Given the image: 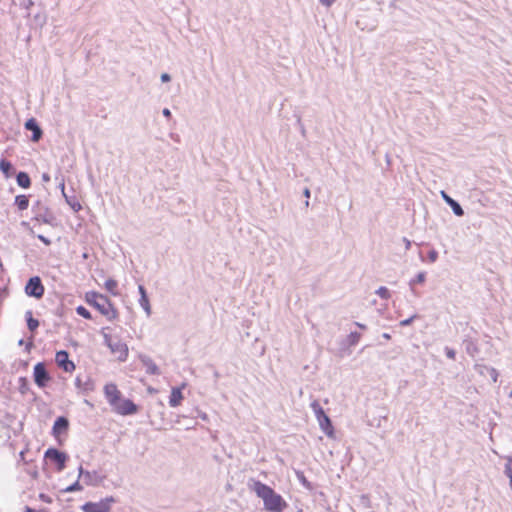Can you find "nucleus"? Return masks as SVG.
Instances as JSON below:
<instances>
[{"instance_id": "nucleus-1", "label": "nucleus", "mask_w": 512, "mask_h": 512, "mask_svg": "<svg viewBox=\"0 0 512 512\" xmlns=\"http://www.w3.org/2000/svg\"><path fill=\"white\" fill-rule=\"evenodd\" d=\"M248 488L253 491L258 498L262 499L264 509L267 512H283L288 507L287 502L280 494L276 493L273 488L260 480L249 479Z\"/></svg>"}, {"instance_id": "nucleus-2", "label": "nucleus", "mask_w": 512, "mask_h": 512, "mask_svg": "<svg viewBox=\"0 0 512 512\" xmlns=\"http://www.w3.org/2000/svg\"><path fill=\"white\" fill-rule=\"evenodd\" d=\"M85 301L88 305L97 309L100 314L105 316L107 320L114 321L118 318L119 313L111 303L110 299L98 292H87L85 295Z\"/></svg>"}, {"instance_id": "nucleus-3", "label": "nucleus", "mask_w": 512, "mask_h": 512, "mask_svg": "<svg viewBox=\"0 0 512 512\" xmlns=\"http://www.w3.org/2000/svg\"><path fill=\"white\" fill-rule=\"evenodd\" d=\"M32 212L34 214L33 220L43 222L45 224H52L55 216L50 208L41 200H37L32 205Z\"/></svg>"}, {"instance_id": "nucleus-4", "label": "nucleus", "mask_w": 512, "mask_h": 512, "mask_svg": "<svg viewBox=\"0 0 512 512\" xmlns=\"http://www.w3.org/2000/svg\"><path fill=\"white\" fill-rule=\"evenodd\" d=\"M104 342L110 348L111 352L117 354L119 361H126L128 357V347L121 340H113L108 334L104 335Z\"/></svg>"}, {"instance_id": "nucleus-5", "label": "nucleus", "mask_w": 512, "mask_h": 512, "mask_svg": "<svg viewBox=\"0 0 512 512\" xmlns=\"http://www.w3.org/2000/svg\"><path fill=\"white\" fill-rule=\"evenodd\" d=\"M116 499L113 496H108L99 502H86L81 506L84 512H109L111 504L115 503Z\"/></svg>"}, {"instance_id": "nucleus-6", "label": "nucleus", "mask_w": 512, "mask_h": 512, "mask_svg": "<svg viewBox=\"0 0 512 512\" xmlns=\"http://www.w3.org/2000/svg\"><path fill=\"white\" fill-rule=\"evenodd\" d=\"M116 414L122 416H129L138 413L139 406L136 405L132 400L120 398L119 402L111 406Z\"/></svg>"}, {"instance_id": "nucleus-7", "label": "nucleus", "mask_w": 512, "mask_h": 512, "mask_svg": "<svg viewBox=\"0 0 512 512\" xmlns=\"http://www.w3.org/2000/svg\"><path fill=\"white\" fill-rule=\"evenodd\" d=\"M45 288L39 276H33L29 278L25 285V293L29 297L41 299L44 295Z\"/></svg>"}, {"instance_id": "nucleus-8", "label": "nucleus", "mask_w": 512, "mask_h": 512, "mask_svg": "<svg viewBox=\"0 0 512 512\" xmlns=\"http://www.w3.org/2000/svg\"><path fill=\"white\" fill-rule=\"evenodd\" d=\"M44 457L56 465L57 471L61 472L66 467L68 455L57 448H49L45 451Z\"/></svg>"}, {"instance_id": "nucleus-9", "label": "nucleus", "mask_w": 512, "mask_h": 512, "mask_svg": "<svg viewBox=\"0 0 512 512\" xmlns=\"http://www.w3.org/2000/svg\"><path fill=\"white\" fill-rule=\"evenodd\" d=\"M33 379L35 384L39 388H44L47 386L48 382L51 380V376L46 368L44 362H38L33 368Z\"/></svg>"}, {"instance_id": "nucleus-10", "label": "nucleus", "mask_w": 512, "mask_h": 512, "mask_svg": "<svg viewBox=\"0 0 512 512\" xmlns=\"http://www.w3.org/2000/svg\"><path fill=\"white\" fill-rule=\"evenodd\" d=\"M55 361L65 372H72L75 370V364L69 359V353L66 350L58 351L55 356Z\"/></svg>"}, {"instance_id": "nucleus-11", "label": "nucleus", "mask_w": 512, "mask_h": 512, "mask_svg": "<svg viewBox=\"0 0 512 512\" xmlns=\"http://www.w3.org/2000/svg\"><path fill=\"white\" fill-rule=\"evenodd\" d=\"M104 395L110 406L119 402L122 393L118 390L116 384L108 383L104 386Z\"/></svg>"}, {"instance_id": "nucleus-12", "label": "nucleus", "mask_w": 512, "mask_h": 512, "mask_svg": "<svg viewBox=\"0 0 512 512\" xmlns=\"http://www.w3.org/2000/svg\"><path fill=\"white\" fill-rule=\"evenodd\" d=\"M24 126L26 130L32 132L31 140L33 142H38L42 138L43 131L35 118L28 119Z\"/></svg>"}, {"instance_id": "nucleus-13", "label": "nucleus", "mask_w": 512, "mask_h": 512, "mask_svg": "<svg viewBox=\"0 0 512 512\" xmlns=\"http://www.w3.org/2000/svg\"><path fill=\"white\" fill-rule=\"evenodd\" d=\"M69 429V420L65 416H59L54 421L52 427V435L54 437H59L61 434L66 433Z\"/></svg>"}, {"instance_id": "nucleus-14", "label": "nucleus", "mask_w": 512, "mask_h": 512, "mask_svg": "<svg viewBox=\"0 0 512 512\" xmlns=\"http://www.w3.org/2000/svg\"><path fill=\"white\" fill-rule=\"evenodd\" d=\"M361 339V334L359 332H351L344 339H342L339 343L340 349L342 351H346L351 347L356 346Z\"/></svg>"}, {"instance_id": "nucleus-15", "label": "nucleus", "mask_w": 512, "mask_h": 512, "mask_svg": "<svg viewBox=\"0 0 512 512\" xmlns=\"http://www.w3.org/2000/svg\"><path fill=\"white\" fill-rule=\"evenodd\" d=\"M441 196L456 216L461 217L464 215V210L458 201L450 197L445 191H441Z\"/></svg>"}, {"instance_id": "nucleus-16", "label": "nucleus", "mask_w": 512, "mask_h": 512, "mask_svg": "<svg viewBox=\"0 0 512 512\" xmlns=\"http://www.w3.org/2000/svg\"><path fill=\"white\" fill-rule=\"evenodd\" d=\"M140 361H141L142 365L144 366L147 374H149V375H159L160 374L159 367L149 356H146V355L140 356Z\"/></svg>"}, {"instance_id": "nucleus-17", "label": "nucleus", "mask_w": 512, "mask_h": 512, "mask_svg": "<svg viewBox=\"0 0 512 512\" xmlns=\"http://www.w3.org/2000/svg\"><path fill=\"white\" fill-rule=\"evenodd\" d=\"M463 346L465 348V351L466 353L471 356V357H475L478 353H479V346H478V342L477 340L473 339V338H470V337H465L464 340H463Z\"/></svg>"}, {"instance_id": "nucleus-18", "label": "nucleus", "mask_w": 512, "mask_h": 512, "mask_svg": "<svg viewBox=\"0 0 512 512\" xmlns=\"http://www.w3.org/2000/svg\"><path fill=\"white\" fill-rule=\"evenodd\" d=\"M138 291L140 294L139 304L143 308V310L146 312L147 316L151 315V306L149 302V298L147 295V291L143 285L138 286Z\"/></svg>"}, {"instance_id": "nucleus-19", "label": "nucleus", "mask_w": 512, "mask_h": 512, "mask_svg": "<svg viewBox=\"0 0 512 512\" xmlns=\"http://www.w3.org/2000/svg\"><path fill=\"white\" fill-rule=\"evenodd\" d=\"M319 426L321 430L328 436L333 437L334 436V427L332 425V421L329 418V416L326 414L319 418L318 420Z\"/></svg>"}, {"instance_id": "nucleus-20", "label": "nucleus", "mask_w": 512, "mask_h": 512, "mask_svg": "<svg viewBox=\"0 0 512 512\" xmlns=\"http://www.w3.org/2000/svg\"><path fill=\"white\" fill-rule=\"evenodd\" d=\"M103 477H101L97 471H88L84 474V483L87 486H97L102 482Z\"/></svg>"}, {"instance_id": "nucleus-21", "label": "nucleus", "mask_w": 512, "mask_h": 512, "mask_svg": "<svg viewBox=\"0 0 512 512\" xmlns=\"http://www.w3.org/2000/svg\"><path fill=\"white\" fill-rule=\"evenodd\" d=\"M0 171L3 173L5 178H10L14 175L16 170L11 161L7 160L6 158H1Z\"/></svg>"}, {"instance_id": "nucleus-22", "label": "nucleus", "mask_w": 512, "mask_h": 512, "mask_svg": "<svg viewBox=\"0 0 512 512\" xmlns=\"http://www.w3.org/2000/svg\"><path fill=\"white\" fill-rule=\"evenodd\" d=\"M183 395L180 387H173L169 397V405L171 407H177L181 404Z\"/></svg>"}, {"instance_id": "nucleus-23", "label": "nucleus", "mask_w": 512, "mask_h": 512, "mask_svg": "<svg viewBox=\"0 0 512 512\" xmlns=\"http://www.w3.org/2000/svg\"><path fill=\"white\" fill-rule=\"evenodd\" d=\"M16 182L23 189H28L31 186V178L25 171H19L16 174Z\"/></svg>"}, {"instance_id": "nucleus-24", "label": "nucleus", "mask_w": 512, "mask_h": 512, "mask_svg": "<svg viewBox=\"0 0 512 512\" xmlns=\"http://www.w3.org/2000/svg\"><path fill=\"white\" fill-rule=\"evenodd\" d=\"M63 196L65 198L66 203L74 212H79L82 209V205L80 204L78 198L75 195L68 196L67 194H64Z\"/></svg>"}, {"instance_id": "nucleus-25", "label": "nucleus", "mask_w": 512, "mask_h": 512, "mask_svg": "<svg viewBox=\"0 0 512 512\" xmlns=\"http://www.w3.org/2000/svg\"><path fill=\"white\" fill-rule=\"evenodd\" d=\"M25 319L27 323V327L29 331L35 332L37 328L39 327V321L35 318H33L32 312L30 310L26 311L25 313Z\"/></svg>"}, {"instance_id": "nucleus-26", "label": "nucleus", "mask_w": 512, "mask_h": 512, "mask_svg": "<svg viewBox=\"0 0 512 512\" xmlns=\"http://www.w3.org/2000/svg\"><path fill=\"white\" fill-rule=\"evenodd\" d=\"M14 204L19 210H26L29 207V197L24 194L17 195L15 197Z\"/></svg>"}, {"instance_id": "nucleus-27", "label": "nucleus", "mask_w": 512, "mask_h": 512, "mask_svg": "<svg viewBox=\"0 0 512 512\" xmlns=\"http://www.w3.org/2000/svg\"><path fill=\"white\" fill-rule=\"evenodd\" d=\"M18 390L22 395H26L31 392L29 381L26 377H20Z\"/></svg>"}, {"instance_id": "nucleus-28", "label": "nucleus", "mask_w": 512, "mask_h": 512, "mask_svg": "<svg viewBox=\"0 0 512 512\" xmlns=\"http://www.w3.org/2000/svg\"><path fill=\"white\" fill-rule=\"evenodd\" d=\"M118 283L116 280L109 278L105 282V288L108 292H110L112 295L116 296L119 294L118 290Z\"/></svg>"}, {"instance_id": "nucleus-29", "label": "nucleus", "mask_w": 512, "mask_h": 512, "mask_svg": "<svg viewBox=\"0 0 512 512\" xmlns=\"http://www.w3.org/2000/svg\"><path fill=\"white\" fill-rule=\"evenodd\" d=\"M296 477L298 481L308 490L312 491L314 489L313 484L308 481L302 471H296Z\"/></svg>"}, {"instance_id": "nucleus-30", "label": "nucleus", "mask_w": 512, "mask_h": 512, "mask_svg": "<svg viewBox=\"0 0 512 512\" xmlns=\"http://www.w3.org/2000/svg\"><path fill=\"white\" fill-rule=\"evenodd\" d=\"M311 408L314 411L317 420L326 415L324 409L321 407L318 401H313L311 403Z\"/></svg>"}, {"instance_id": "nucleus-31", "label": "nucleus", "mask_w": 512, "mask_h": 512, "mask_svg": "<svg viewBox=\"0 0 512 512\" xmlns=\"http://www.w3.org/2000/svg\"><path fill=\"white\" fill-rule=\"evenodd\" d=\"M426 280V272H419L413 279L410 280L409 285L413 288L416 284H422Z\"/></svg>"}, {"instance_id": "nucleus-32", "label": "nucleus", "mask_w": 512, "mask_h": 512, "mask_svg": "<svg viewBox=\"0 0 512 512\" xmlns=\"http://www.w3.org/2000/svg\"><path fill=\"white\" fill-rule=\"evenodd\" d=\"M76 313H77L79 316H81V317H83V318H85V319H88V320L92 319V315H91L90 311H89L88 309H86V308H85L84 306H82V305H80V306H78V307L76 308Z\"/></svg>"}, {"instance_id": "nucleus-33", "label": "nucleus", "mask_w": 512, "mask_h": 512, "mask_svg": "<svg viewBox=\"0 0 512 512\" xmlns=\"http://www.w3.org/2000/svg\"><path fill=\"white\" fill-rule=\"evenodd\" d=\"M376 294L384 299V300H387L391 297V294H390V291L388 288H386L385 286H381L379 287L377 290H376Z\"/></svg>"}, {"instance_id": "nucleus-34", "label": "nucleus", "mask_w": 512, "mask_h": 512, "mask_svg": "<svg viewBox=\"0 0 512 512\" xmlns=\"http://www.w3.org/2000/svg\"><path fill=\"white\" fill-rule=\"evenodd\" d=\"M82 489H83V486L80 484L79 480H77L73 484H71L70 486L65 488L63 490V492L72 493V492H76V491H81Z\"/></svg>"}, {"instance_id": "nucleus-35", "label": "nucleus", "mask_w": 512, "mask_h": 512, "mask_svg": "<svg viewBox=\"0 0 512 512\" xmlns=\"http://www.w3.org/2000/svg\"><path fill=\"white\" fill-rule=\"evenodd\" d=\"M504 474L511 479L512 478V457H507V461L504 466Z\"/></svg>"}, {"instance_id": "nucleus-36", "label": "nucleus", "mask_w": 512, "mask_h": 512, "mask_svg": "<svg viewBox=\"0 0 512 512\" xmlns=\"http://www.w3.org/2000/svg\"><path fill=\"white\" fill-rule=\"evenodd\" d=\"M294 116L296 117V124H297V126H298V128L300 130V133L302 134L303 137H305L306 136V129H305L304 124L302 123L301 115L295 113Z\"/></svg>"}, {"instance_id": "nucleus-37", "label": "nucleus", "mask_w": 512, "mask_h": 512, "mask_svg": "<svg viewBox=\"0 0 512 512\" xmlns=\"http://www.w3.org/2000/svg\"><path fill=\"white\" fill-rule=\"evenodd\" d=\"M428 261L434 263L438 259V252L435 249H431L427 255Z\"/></svg>"}, {"instance_id": "nucleus-38", "label": "nucleus", "mask_w": 512, "mask_h": 512, "mask_svg": "<svg viewBox=\"0 0 512 512\" xmlns=\"http://www.w3.org/2000/svg\"><path fill=\"white\" fill-rule=\"evenodd\" d=\"M444 351H445V355L447 356V358L451 359V360H455L456 358V351L448 346H446L444 348Z\"/></svg>"}, {"instance_id": "nucleus-39", "label": "nucleus", "mask_w": 512, "mask_h": 512, "mask_svg": "<svg viewBox=\"0 0 512 512\" xmlns=\"http://www.w3.org/2000/svg\"><path fill=\"white\" fill-rule=\"evenodd\" d=\"M416 317H417V316H416V315H414V316H412V317H410V318H407V319H405V320H402V321L400 322V326L405 327V326L410 325Z\"/></svg>"}, {"instance_id": "nucleus-40", "label": "nucleus", "mask_w": 512, "mask_h": 512, "mask_svg": "<svg viewBox=\"0 0 512 512\" xmlns=\"http://www.w3.org/2000/svg\"><path fill=\"white\" fill-rule=\"evenodd\" d=\"M303 195L306 199H309L310 196H311V192H310V189L309 188H305L304 191H303ZM305 206L308 207L309 206V200H306L305 201Z\"/></svg>"}, {"instance_id": "nucleus-41", "label": "nucleus", "mask_w": 512, "mask_h": 512, "mask_svg": "<svg viewBox=\"0 0 512 512\" xmlns=\"http://www.w3.org/2000/svg\"><path fill=\"white\" fill-rule=\"evenodd\" d=\"M37 238H38L41 242H43L46 246L51 245V240H50V239H48L47 237H45L44 235L39 234V235H37Z\"/></svg>"}, {"instance_id": "nucleus-42", "label": "nucleus", "mask_w": 512, "mask_h": 512, "mask_svg": "<svg viewBox=\"0 0 512 512\" xmlns=\"http://www.w3.org/2000/svg\"><path fill=\"white\" fill-rule=\"evenodd\" d=\"M319 2L323 6L330 7V6H332L336 2V0H319Z\"/></svg>"}, {"instance_id": "nucleus-43", "label": "nucleus", "mask_w": 512, "mask_h": 512, "mask_svg": "<svg viewBox=\"0 0 512 512\" xmlns=\"http://www.w3.org/2000/svg\"><path fill=\"white\" fill-rule=\"evenodd\" d=\"M487 369L489 370L490 375L493 378V380L497 381L498 373H497L496 369L495 368H491V367L487 368Z\"/></svg>"}, {"instance_id": "nucleus-44", "label": "nucleus", "mask_w": 512, "mask_h": 512, "mask_svg": "<svg viewBox=\"0 0 512 512\" xmlns=\"http://www.w3.org/2000/svg\"><path fill=\"white\" fill-rule=\"evenodd\" d=\"M161 81L162 82H169L171 81V76L168 73H162L161 74Z\"/></svg>"}, {"instance_id": "nucleus-45", "label": "nucleus", "mask_w": 512, "mask_h": 512, "mask_svg": "<svg viewBox=\"0 0 512 512\" xmlns=\"http://www.w3.org/2000/svg\"><path fill=\"white\" fill-rule=\"evenodd\" d=\"M162 114L164 117H166L167 119H170L171 118V111L168 109V108H164L162 110Z\"/></svg>"}, {"instance_id": "nucleus-46", "label": "nucleus", "mask_w": 512, "mask_h": 512, "mask_svg": "<svg viewBox=\"0 0 512 512\" xmlns=\"http://www.w3.org/2000/svg\"><path fill=\"white\" fill-rule=\"evenodd\" d=\"M402 240H403V242H404V244H405V248H406V250H409V249H410V247H411V245H412V242H411L408 238H406V237H403V239H402Z\"/></svg>"}, {"instance_id": "nucleus-47", "label": "nucleus", "mask_w": 512, "mask_h": 512, "mask_svg": "<svg viewBox=\"0 0 512 512\" xmlns=\"http://www.w3.org/2000/svg\"><path fill=\"white\" fill-rule=\"evenodd\" d=\"M354 325L357 326L359 329L364 330V331L368 329L367 325H365L363 323H360V322H354Z\"/></svg>"}, {"instance_id": "nucleus-48", "label": "nucleus", "mask_w": 512, "mask_h": 512, "mask_svg": "<svg viewBox=\"0 0 512 512\" xmlns=\"http://www.w3.org/2000/svg\"><path fill=\"white\" fill-rule=\"evenodd\" d=\"M75 385H76L77 388H82L83 387V383H82V380H81L80 376L76 377Z\"/></svg>"}, {"instance_id": "nucleus-49", "label": "nucleus", "mask_w": 512, "mask_h": 512, "mask_svg": "<svg viewBox=\"0 0 512 512\" xmlns=\"http://www.w3.org/2000/svg\"><path fill=\"white\" fill-rule=\"evenodd\" d=\"M78 472H79V475H78V479H79V478H80V477H82V476L84 477V474H85L86 472H88V471H87V470H84V468L82 467V465H80V466H79V468H78Z\"/></svg>"}, {"instance_id": "nucleus-50", "label": "nucleus", "mask_w": 512, "mask_h": 512, "mask_svg": "<svg viewBox=\"0 0 512 512\" xmlns=\"http://www.w3.org/2000/svg\"><path fill=\"white\" fill-rule=\"evenodd\" d=\"M59 188L61 189L63 195L66 194L65 193V182H64L63 178H62L61 182L59 183Z\"/></svg>"}, {"instance_id": "nucleus-51", "label": "nucleus", "mask_w": 512, "mask_h": 512, "mask_svg": "<svg viewBox=\"0 0 512 512\" xmlns=\"http://www.w3.org/2000/svg\"><path fill=\"white\" fill-rule=\"evenodd\" d=\"M32 347H33V340L31 338L30 341L26 345V350L29 352Z\"/></svg>"}, {"instance_id": "nucleus-52", "label": "nucleus", "mask_w": 512, "mask_h": 512, "mask_svg": "<svg viewBox=\"0 0 512 512\" xmlns=\"http://www.w3.org/2000/svg\"><path fill=\"white\" fill-rule=\"evenodd\" d=\"M42 179H43V181L48 182L50 180V176L48 174L44 173L42 175Z\"/></svg>"}, {"instance_id": "nucleus-53", "label": "nucleus", "mask_w": 512, "mask_h": 512, "mask_svg": "<svg viewBox=\"0 0 512 512\" xmlns=\"http://www.w3.org/2000/svg\"><path fill=\"white\" fill-rule=\"evenodd\" d=\"M19 457H20V460H21V461L25 462V451H21V452L19 453Z\"/></svg>"}, {"instance_id": "nucleus-54", "label": "nucleus", "mask_w": 512, "mask_h": 512, "mask_svg": "<svg viewBox=\"0 0 512 512\" xmlns=\"http://www.w3.org/2000/svg\"><path fill=\"white\" fill-rule=\"evenodd\" d=\"M382 337L385 339V340H390L391 339V335L389 333H383L382 334Z\"/></svg>"}, {"instance_id": "nucleus-55", "label": "nucleus", "mask_w": 512, "mask_h": 512, "mask_svg": "<svg viewBox=\"0 0 512 512\" xmlns=\"http://www.w3.org/2000/svg\"><path fill=\"white\" fill-rule=\"evenodd\" d=\"M24 512H38V511H36V510H35V509H33V508H30V507L26 506V508H25V511H24Z\"/></svg>"}, {"instance_id": "nucleus-56", "label": "nucleus", "mask_w": 512, "mask_h": 512, "mask_svg": "<svg viewBox=\"0 0 512 512\" xmlns=\"http://www.w3.org/2000/svg\"><path fill=\"white\" fill-rule=\"evenodd\" d=\"M385 158H386L387 164L390 165V163H391L390 155L386 154Z\"/></svg>"}, {"instance_id": "nucleus-57", "label": "nucleus", "mask_w": 512, "mask_h": 512, "mask_svg": "<svg viewBox=\"0 0 512 512\" xmlns=\"http://www.w3.org/2000/svg\"><path fill=\"white\" fill-rule=\"evenodd\" d=\"M24 344V340L23 339H20L19 342H18V345H23Z\"/></svg>"}, {"instance_id": "nucleus-58", "label": "nucleus", "mask_w": 512, "mask_h": 512, "mask_svg": "<svg viewBox=\"0 0 512 512\" xmlns=\"http://www.w3.org/2000/svg\"><path fill=\"white\" fill-rule=\"evenodd\" d=\"M509 485H510V488H511V490H512V478H511V479H509Z\"/></svg>"}, {"instance_id": "nucleus-59", "label": "nucleus", "mask_w": 512, "mask_h": 512, "mask_svg": "<svg viewBox=\"0 0 512 512\" xmlns=\"http://www.w3.org/2000/svg\"><path fill=\"white\" fill-rule=\"evenodd\" d=\"M420 259H421L422 261H424V258H423V256H422V254H421V253H420Z\"/></svg>"}, {"instance_id": "nucleus-60", "label": "nucleus", "mask_w": 512, "mask_h": 512, "mask_svg": "<svg viewBox=\"0 0 512 512\" xmlns=\"http://www.w3.org/2000/svg\"><path fill=\"white\" fill-rule=\"evenodd\" d=\"M511 397H512V390H511Z\"/></svg>"}]
</instances>
